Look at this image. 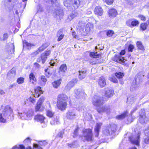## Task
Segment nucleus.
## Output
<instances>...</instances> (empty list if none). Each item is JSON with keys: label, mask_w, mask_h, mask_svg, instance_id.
Here are the masks:
<instances>
[{"label": "nucleus", "mask_w": 149, "mask_h": 149, "mask_svg": "<svg viewBox=\"0 0 149 149\" xmlns=\"http://www.w3.org/2000/svg\"><path fill=\"white\" fill-rule=\"evenodd\" d=\"M64 133V131H61L60 132H59V133H58V136L59 137L62 138L63 137V136Z\"/></svg>", "instance_id": "obj_56"}, {"label": "nucleus", "mask_w": 149, "mask_h": 149, "mask_svg": "<svg viewBox=\"0 0 149 149\" xmlns=\"http://www.w3.org/2000/svg\"><path fill=\"white\" fill-rule=\"evenodd\" d=\"M117 14V12L115 9L112 8L109 10V15L111 17H114L116 16Z\"/></svg>", "instance_id": "obj_26"}, {"label": "nucleus", "mask_w": 149, "mask_h": 149, "mask_svg": "<svg viewBox=\"0 0 149 149\" xmlns=\"http://www.w3.org/2000/svg\"><path fill=\"white\" fill-rule=\"evenodd\" d=\"M105 1L108 5H111L113 3L114 0H105Z\"/></svg>", "instance_id": "obj_59"}, {"label": "nucleus", "mask_w": 149, "mask_h": 149, "mask_svg": "<svg viewBox=\"0 0 149 149\" xmlns=\"http://www.w3.org/2000/svg\"><path fill=\"white\" fill-rule=\"evenodd\" d=\"M76 116V113L74 109H70L67 113L66 117L70 119L74 118Z\"/></svg>", "instance_id": "obj_16"}, {"label": "nucleus", "mask_w": 149, "mask_h": 149, "mask_svg": "<svg viewBox=\"0 0 149 149\" xmlns=\"http://www.w3.org/2000/svg\"><path fill=\"white\" fill-rule=\"evenodd\" d=\"M73 6L74 9H77L79 6L80 4V1L79 0H74L73 1Z\"/></svg>", "instance_id": "obj_36"}, {"label": "nucleus", "mask_w": 149, "mask_h": 149, "mask_svg": "<svg viewBox=\"0 0 149 149\" xmlns=\"http://www.w3.org/2000/svg\"><path fill=\"white\" fill-rule=\"evenodd\" d=\"M83 132V135L86 141H90L92 140L93 135L91 130L89 129H84Z\"/></svg>", "instance_id": "obj_9"}, {"label": "nucleus", "mask_w": 149, "mask_h": 149, "mask_svg": "<svg viewBox=\"0 0 149 149\" xmlns=\"http://www.w3.org/2000/svg\"><path fill=\"white\" fill-rule=\"evenodd\" d=\"M144 133L147 136L144 139V143L146 144H149V126L144 130Z\"/></svg>", "instance_id": "obj_19"}, {"label": "nucleus", "mask_w": 149, "mask_h": 149, "mask_svg": "<svg viewBox=\"0 0 149 149\" xmlns=\"http://www.w3.org/2000/svg\"><path fill=\"white\" fill-rule=\"evenodd\" d=\"M114 91L111 88H107L105 89V98L102 99L99 96L95 95L93 98V104L95 106L97 107V111L101 113L103 112H106L108 110L107 107L101 106L103 101L107 100L109 98L112 96L114 94Z\"/></svg>", "instance_id": "obj_1"}, {"label": "nucleus", "mask_w": 149, "mask_h": 149, "mask_svg": "<svg viewBox=\"0 0 149 149\" xmlns=\"http://www.w3.org/2000/svg\"><path fill=\"white\" fill-rule=\"evenodd\" d=\"M141 135V132L138 131L134 136V138L132 139L131 138V143L137 146L139 145L140 136Z\"/></svg>", "instance_id": "obj_12"}, {"label": "nucleus", "mask_w": 149, "mask_h": 149, "mask_svg": "<svg viewBox=\"0 0 149 149\" xmlns=\"http://www.w3.org/2000/svg\"><path fill=\"white\" fill-rule=\"evenodd\" d=\"M46 113L47 116L50 118L52 117L54 114V112L49 110H48L47 111Z\"/></svg>", "instance_id": "obj_41"}, {"label": "nucleus", "mask_w": 149, "mask_h": 149, "mask_svg": "<svg viewBox=\"0 0 149 149\" xmlns=\"http://www.w3.org/2000/svg\"><path fill=\"white\" fill-rule=\"evenodd\" d=\"M147 26L146 23H142L140 25V28L142 30L144 31L146 29Z\"/></svg>", "instance_id": "obj_46"}, {"label": "nucleus", "mask_w": 149, "mask_h": 149, "mask_svg": "<svg viewBox=\"0 0 149 149\" xmlns=\"http://www.w3.org/2000/svg\"><path fill=\"white\" fill-rule=\"evenodd\" d=\"M13 114L12 109L8 106L5 107L2 113H0V122L6 123L7 119H13Z\"/></svg>", "instance_id": "obj_3"}, {"label": "nucleus", "mask_w": 149, "mask_h": 149, "mask_svg": "<svg viewBox=\"0 0 149 149\" xmlns=\"http://www.w3.org/2000/svg\"><path fill=\"white\" fill-rule=\"evenodd\" d=\"M136 45L138 48L141 50H144V48L143 45H142L141 42L140 41H138L136 43Z\"/></svg>", "instance_id": "obj_39"}, {"label": "nucleus", "mask_w": 149, "mask_h": 149, "mask_svg": "<svg viewBox=\"0 0 149 149\" xmlns=\"http://www.w3.org/2000/svg\"><path fill=\"white\" fill-rule=\"evenodd\" d=\"M69 1H68L67 0L63 2V3L64 6L66 7H67L68 8V9H70V8H69L70 7V4L68 3V2H69Z\"/></svg>", "instance_id": "obj_53"}, {"label": "nucleus", "mask_w": 149, "mask_h": 149, "mask_svg": "<svg viewBox=\"0 0 149 149\" xmlns=\"http://www.w3.org/2000/svg\"><path fill=\"white\" fill-rule=\"evenodd\" d=\"M138 17L142 20L144 21L146 20V17L142 15H139Z\"/></svg>", "instance_id": "obj_63"}, {"label": "nucleus", "mask_w": 149, "mask_h": 149, "mask_svg": "<svg viewBox=\"0 0 149 149\" xmlns=\"http://www.w3.org/2000/svg\"><path fill=\"white\" fill-rule=\"evenodd\" d=\"M110 80L114 83H116L118 82L117 79L114 77L110 78Z\"/></svg>", "instance_id": "obj_62"}, {"label": "nucleus", "mask_w": 149, "mask_h": 149, "mask_svg": "<svg viewBox=\"0 0 149 149\" xmlns=\"http://www.w3.org/2000/svg\"><path fill=\"white\" fill-rule=\"evenodd\" d=\"M49 45V44L47 43L43 44L38 48V49L37 51L35 52V55L38 54L39 52H42Z\"/></svg>", "instance_id": "obj_24"}, {"label": "nucleus", "mask_w": 149, "mask_h": 149, "mask_svg": "<svg viewBox=\"0 0 149 149\" xmlns=\"http://www.w3.org/2000/svg\"><path fill=\"white\" fill-rule=\"evenodd\" d=\"M41 80L44 82H46L47 81L45 77L43 75L41 76Z\"/></svg>", "instance_id": "obj_64"}, {"label": "nucleus", "mask_w": 149, "mask_h": 149, "mask_svg": "<svg viewBox=\"0 0 149 149\" xmlns=\"http://www.w3.org/2000/svg\"><path fill=\"white\" fill-rule=\"evenodd\" d=\"M37 13H39L40 12H42L43 11V8L42 7L41 5H39L37 7Z\"/></svg>", "instance_id": "obj_49"}, {"label": "nucleus", "mask_w": 149, "mask_h": 149, "mask_svg": "<svg viewBox=\"0 0 149 149\" xmlns=\"http://www.w3.org/2000/svg\"><path fill=\"white\" fill-rule=\"evenodd\" d=\"M77 82V79H73L67 84L66 87V89L68 90H70Z\"/></svg>", "instance_id": "obj_17"}, {"label": "nucleus", "mask_w": 149, "mask_h": 149, "mask_svg": "<svg viewBox=\"0 0 149 149\" xmlns=\"http://www.w3.org/2000/svg\"><path fill=\"white\" fill-rule=\"evenodd\" d=\"M87 72V70L86 68H83L79 70V78L81 80L84 78L86 75Z\"/></svg>", "instance_id": "obj_14"}, {"label": "nucleus", "mask_w": 149, "mask_h": 149, "mask_svg": "<svg viewBox=\"0 0 149 149\" xmlns=\"http://www.w3.org/2000/svg\"><path fill=\"white\" fill-rule=\"evenodd\" d=\"M39 144L42 146H45L47 144V143L45 141H39Z\"/></svg>", "instance_id": "obj_55"}, {"label": "nucleus", "mask_w": 149, "mask_h": 149, "mask_svg": "<svg viewBox=\"0 0 149 149\" xmlns=\"http://www.w3.org/2000/svg\"><path fill=\"white\" fill-rule=\"evenodd\" d=\"M47 3L52 4L53 6L47 7V11L48 13H55V17L61 20L64 15L63 11L60 9L59 4L57 0H46Z\"/></svg>", "instance_id": "obj_2"}, {"label": "nucleus", "mask_w": 149, "mask_h": 149, "mask_svg": "<svg viewBox=\"0 0 149 149\" xmlns=\"http://www.w3.org/2000/svg\"><path fill=\"white\" fill-rule=\"evenodd\" d=\"M117 125L115 124L110 125L105 127L103 129L102 133L105 135L108 136L114 133L116 131Z\"/></svg>", "instance_id": "obj_5"}, {"label": "nucleus", "mask_w": 149, "mask_h": 149, "mask_svg": "<svg viewBox=\"0 0 149 149\" xmlns=\"http://www.w3.org/2000/svg\"><path fill=\"white\" fill-rule=\"evenodd\" d=\"M86 24L84 19H82L79 21L78 23L77 28L78 30L81 33H84V35H86L88 34L91 29L93 27V24L88 22L86 25L85 28V25Z\"/></svg>", "instance_id": "obj_4"}, {"label": "nucleus", "mask_w": 149, "mask_h": 149, "mask_svg": "<svg viewBox=\"0 0 149 149\" xmlns=\"http://www.w3.org/2000/svg\"><path fill=\"white\" fill-rule=\"evenodd\" d=\"M57 36L58 38L57 41H60L63 38L64 35L63 34V30L60 29L57 32Z\"/></svg>", "instance_id": "obj_28"}, {"label": "nucleus", "mask_w": 149, "mask_h": 149, "mask_svg": "<svg viewBox=\"0 0 149 149\" xmlns=\"http://www.w3.org/2000/svg\"><path fill=\"white\" fill-rule=\"evenodd\" d=\"M31 141L30 139L28 137L24 141V143H27V144H29Z\"/></svg>", "instance_id": "obj_60"}, {"label": "nucleus", "mask_w": 149, "mask_h": 149, "mask_svg": "<svg viewBox=\"0 0 149 149\" xmlns=\"http://www.w3.org/2000/svg\"><path fill=\"white\" fill-rule=\"evenodd\" d=\"M75 97L78 99L84 100L86 96V94L84 91L81 89H75L74 90Z\"/></svg>", "instance_id": "obj_7"}, {"label": "nucleus", "mask_w": 149, "mask_h": 149, "mask_svg": "<svg viewBox=\"0 0 149 149\" xmlns=\"http://www.w3.org/2000/svg\"><path fill=\"white\" fill-rule=\"evenodd\" d=\"M99 85L101 88L104 87L106 84V80L105 78L102 76L100 77L98 81Z\"/></svg>", "instance_id": "obj_25"}, {"label": "nucleus", "mask_w": 149, "mask_h": 149, "mask_svg": "<svg viewBox=\"0 0 149 149\" xmlns=\"http://www.w3.org/2000/svg\"><path fill=\"white\" fill-rule=\"evenodd\" d=\"M23 47H26L28 49H29L32 46V44L28 42L25 40L23 41Z\"/></svg>", "instance_id": "obj_38"}, {"label": "nucleus", "mask_w": 149, "mask_h": 149, "mask_svg": "<svg viewBox=\"0 0 149 149\" xmlns=\"http://www.w3.org/2000/svg\"><path fill=\"white\" fill-rule=\"evenodd\" d=\"M88 116L86 115V116L85 117V119L87 120H91V119L92 118L91 114L88 113Z\"/></svg>", "instance_id": "obj_58"}, {"label": "nucleus", "mask_w": 149, "mask_h": 149, "mask_svg": "<svg viewBox=\"0 0 149 149\" xmlns=\"http://www.w3.org/2000/svg\"><path fill=\"white\" fill-rule=\"evenodd\" d=\"M10 47V52L9 53V55L10 56H13V54H14V45L13 43H11L9 45Z\"/></svg>", "instance_id": "obj_35"}, {"label": "nucleus", "mask_w": 149, "mask_h": 149, "mask_svg": "<svg viewBox=\"0 0 149 149\" xmlns=\"http://www.w3.org/2000/svg\"><path fill=\"white\" fill-rule=\"evenodd\" d=\"M44 100V97H41L39 99L36 107L35 110L36 111H40V108Z\"/></svg>", "instance_id": "obj_20"}, {"label": "nucleus", "mask_w": 149, "mask_h": 149, "mask_svg": "<svg viewBox=\"0 0 149 149\" xmlns=\"http://www.w3.org/2000/svg\"><path fill=\"white\" fill-rule=\"evenodd\" d=\"M95 14L98 16H101L103 14V10L102 8L100 6L96 7L94 9Z\"/></svg>", "instance_id": "obj_23"}, {"label": "nucleus", "mask_w": 149, "mask_h": 149, "mask_svg": "<svg viewBox=\"0 0 149 149\" xmlns=\"http://www.w3.org/2000/svg\"><path fill=\"white\" fill-rule=\"evenodd\" d=\"M48 69L47 68L45 70V74L48 77H49L51 75V73L48 71Z\"/></svg>", "instance_id": "obj_52"}, {"label": "nucleus", "mask_w": 149, "mask_h": 149, "mask_svg": "<svg viewBox=\"0 0 149 149\" xmlns=\"http://www.w3.org/2000/svg\"><path fill=\"white\" fill-rule=\"evenodd\" d=\"M67 69V67L65 64H63L62 65L60 68V70L59 72L60 73L61 72H65Z\"/></svg>", "instance_id": "obj_34"}, {"label": "nucleus", "mask_w": 149, "mask_h": 149, "mask_svg": "<svg viewBox=\"0 0 149 149\" xmlns=\"http://www.w3.org/2000/svg\"><path fill=\"white\" fill-rule=\"evenodd\" d=\"M61 79H59L58 80L55 81L52 83V85L54 87L57 88L61 84Z\"/></svg>", "instance_id": "obj_33"}, {"label": "nucleus", "mask_w": 149, "mask_h": 149, "mask_svg": "<svg viewBox=\"0 0 149 149\" xmlns=\"http://www.w3.org/2000/svg\"><path fill=\"white\" fill-rule=\"evenodd\" d=\"M102 125V123H96V125L94 129L95 136H98L100 132V130Z\"/></svg>", "instance_id": "obj_21"}, {"label": "nucleus", "mask_w": 149, "mask_h": 149, "mask_svg": "<svg viewBox=\"0 0 149 149\" xmlns=\"http://www.w3.org/2000/svg\"><path fill=\"white\" fill-rule=\"evenodd\" d=\"M139 24V22L137 20H134L131 22V26H137Z\"/></svg>", "instance_id": "obj_50"}, {"label": "nucleus", "mask_w": 149, "mask_h": 149, "mask_svg": "<svg viewBox=\"0 0 149 149\" xmlns=\"http://www.w3.org/2000/svg\"><path fill=\"white\" fill-rule=\"evenodd\" d=\"M67 105L66 102L58 101L57 106L59 109L61 110L65 109Z\"/></svg>", "instance_id": "obj_18"}, {"label": "nucleus", "mask_w": 149, "mask_h": 149, "mask_svg": "<svg viewBox=\"0 0 149 149\" xmlns=\"http://www.w3.org/2000/svg\"><path fill=\"white\" fill-rule=\"evenodd\" d=\"M34 119L38 122H40L41 123L44 122V117L41 115L38 114L36 116L34 117Z\"/></svg>", "instance_id": "obj_27"}, {"label": "nucleus", "mask_w": 149, "mask_h": 149, "mask_svg": "<svg viewBox=\"0 0 149 149\" xmlns=\"http://www.w3.org/2000/svg\"><path fill=\"white\" fill-rule=\"evenodd\" d=\"M125 50H122L118 55L115 56L113 58V60L118 63H121L124 61L125 58L122 56L125 55Z\"/></svg>", "instance_id": "obj_11"}, {"label": "nucleus", "mask_w": 149, "mask_h": 149, "mask_svg": "<svg viewBox=\"0 0 149 149\" xmlns=\"http://www.w3.org/2000/svg\"><path fill=\"white\" fill-rule=\"evenodd\" d=\"M24 78L23 77H20L17 78V82L18 84H22L24 83Z\"/></svg>", "instance_id": "obj_43"}, {"label": "nucleus", "mask_w": 149, "mask_h": 149, "mask_svg": "<svg viewBox=\"0 0 149 149\" xmlns=\"http://www.w3.org/2000/svg\"><path fill=\"white\" fill-rule=\"evenodd\" d=\"M128 112L127 111H125L120 115L116 116V118L118 120H121L124 118L127 115Z\"/></svg>", "instance_id": "obj_29"}, {"label": "nucleus", "mask_w": 149, "mask_h": 149, "mask_svg": "<svg viewBox=\"0 0 149 149\" xmlns=\"http://www.w3.org/2000/svg\"><path fill=\"white\" fill-rule=\"evenodd\" d=\"M34 67L36 69H38L40 67V65L37 63H34Z\"/></svg>", "instance_id": "obj_61"}, {"label": "nucleus", "mask_w": 149, "mask_h": 149, "mask_svg": "<svg viewBox=\"0 0 149 149\" xmlns=\"http://www.w3.org/2000/svg\"><path fill=\"white\" fill-rule=\"evenodd\" d=\"M74 107L76 108L79 111H82L84 109V108L83 105L81 104H80L78 106L77 105L76 107Z\"/></svg>", "instance_id": "obj_45"}, {"label": "nucleus", "mask_w": 149, "mask_h": 149, "mask_svg": "<svg viewBox=\"0 0 149 149\" xmlns=\"http://www.w3.org/2000/svg\"><path fill=\"white\" fill-rule=\"evenodd\" d=\"M144 75L142 72H140L138 73L135 77V83L136 84L133 86L132 85V87H134L135 89L137 88L139 86V84L142 80V79Z\"/></svg>", "instance_id": "obj_8"}, {"label": "nucleus", "mask_w": 149, "mask_h": 149, "mask_svg": "<svg viewBox=\"0 0 149 149\" xmlns=\"http://www.w3.org/2000/svg\"><path fill=\"white\" fill-rule=\"evenodd\" d=\"M114 34V32L112 30H109L107 32V35L109 37L111 36Z\"/></svg>", "instance_id": "obj_51"}, {"label": "nucleus", "mask_w": 149, "mask_h": 149, "mask_svg": "<svg viewBox=\"0 0 149 149\" xmlns=\"http://www.w3.org/2000/svg\"><path fill=\"white\" fill-rule=\"evenodd\" d=\"M33 113V111L32 110H29L26 113H21V117L22 119L30 120L32 118Z\"/></svg>", "instance_id": "obj_13"}, {"label": "nucleus", "mask_w": 149, "mask_h": 149, "mask_svg": "<svg viewBox=\"0 0 149 149\" xmlns=\"http://www.w3.org/2000/svg\"><path fill=\"white\" fill-rule=\"evenodd\" d=\"M77 13L75 11L72 12L70 13L69 15L68 16V18L70 20H72L74 17L77 16Z\"/></svg>", "instance_id": "obj_37"}, {"label": "nucleus", "mask_w": 149, "mask_h": 149, "mask_svg": "<svg viewBox=\"0 0 149 149\" xmlns=\"http://www.w3.org/2000/svg\"><path fill=\"white\" fill-rule=\"evenodd\" d=\"M68 99L67 96L64 94H61L58 96V101L60 102H66Z\"/></svg>", "instance_id": "obj_22"}, {"label": "nucleus", "mask_w": 149, "mask_h": 149, "mask_svg": "<svg viewBox=\"0 0 149 149\" xmlns=\"http://www.w3.org/2000/svg\"><path fill=\"white\" fill-rule=\"evenodd\" d=\"M124 140L130 142V132H127L124 135Z\"/></svg>", "instance_id": "obj_42"}, {"label": "nucleus", "mask_w": 149, "mask_h": 149, "mask_svg": "<svg viewBox=\"0 0 149 149\" xmlns=\"http://www.w3.org/2000/svg\"><path fill=\"white\" fill-rule=\"evenodd\" d=\"M86 53L87 54H89L90 57H93V58L89 60V63L91 64L94 65L98 63L97 60L96 58L99 57V54H97V52H90L89 51H88L86 52Z\"/></svg>", "instance_id": "obj_6"}, {"label": "nucleus", "mask_w": 149, "mask_h": 149, "mask_svg": "<svg viewBox=\"0 0 149 149\" xmlns=\"http://www.w3.org/2000/svg\"><path fill=\"white\" fill-rule=\"evenodd\" d=\"M52 125L58 124L59 123V118L57 116H54L51 121Z\"/></svg>", "instance_id": "obj_31"}, {"label": "nucleus", "mask_w": 149, "mask_h": 149, "mask_svg": "<svg viewBox=\"0 0 149 149\" xmlns=\"http://www.w3.org/2000/svg\"><path fill=\"white\" fill-rule=\"evenodd\" d=\"M37 95H36L34 96H32L30 97L29 98V100L32 103H34L35 102V98H37Z\"/></svg>", "instance_id": "obj_47"}, {"label": "nucleus", "mask_w": 149, "mask_h": 149, "mask_svg": "<svg viewBox=\"0 0 149 149\" xmlns=\"http://www.w3.org/2000/svg\"><path fill=\"white\" fill-rule=\"evenodd\" d=\"M35 93L36 94V95H37V97H39L41 94L43 93V92L41 89V87L39 86H37L35 89Z\"/></svg>", "instance_id": "obj_30"}, {"label": "nucleus", "mask_w": 149, "mask_h": 149, "mask_svg": "<svg viewBox=\"0 0 149 149\" xmlns=\"http://www.w3.org/2000/svg\"><path fill=\"white\" fill-rule=\"evenodd\" d=\"M59 62V60L54 59L51 60L49 62V64L51 66H54L56 65L57 63Z\"/></svg>", "instance_id": "obj_40"}, {"label": "nucleus", "mask_w": 149, "mask_h": 149, "mask_svg": "<svg viewBox=\"0 0 149 149\" xmlns=\"http://www.w3.org/2000/svg\"><path fill=\"white\" fill-rule=\"evenodd\" d=\"M51 51L50 50H49L41 54V59L42 60V63L43 64L45 63L47 58V56L49 55Z\"/></svg>", "instance_id": "obj_15"}, {"label": "nucleus", "mask_w": 149, "mask_h": 149, "mask_svg": "<svg viewBox=\"0 0 149 149\" xmlns=\"http://www.w3.org/2000/svg\"><path fill=\"white\" fill-rule=\"evenodd\" d=\"M115 75L117 78H120L123 77L124 75L123 73L119 72H116L115 73Z\"/></svg>", "instance_id": "obj_48"}, {"label": "nucleus", "mask_w": 149, "mask_h": 149, "mask_svg": "<svg viewBox=\"0 0 149 149\" xmlns=\"http://www.w3.org/2000/svg\"><path fill=\"white\" fill-rule=\"evenodd\" d=\"M30 81L33 84H35L36 82V79L33 73H31L29 75Z\"/></svg>", "instance_id": "obj_32"}, {"label": "nucleus", "mask_w": 149, "mask_h": 149, "mask_svg": "<svg viewBox=\"0 0 149 149\" xmlns=\"http://www.w3.org/2000/svg\"><path fill=\"white\" fill-rule=\"evenodd\" d=\"M25 147L22 145H16L14 146L12 149H25Z\"/></svg>", "instance_id": "obj_44"}, {"label": "nucleus", "mask_w": 149, "mask_h": 149, "mask_svg": "<svg viewBox=\"0 0 149 149\" xmlns=\"http://www.w3.org/2000/svg\"><path fill=\"white\" fill-rule=\"evenodd\" d=\"M140 117L139 121L140 123L144 124L147 123L149 120V118L147 117L145 114V111L141 110L139 112Z\"/></svg>", "instance_id": "obj_10"}, {"label": "nucleus", "mask_w": 149, "mask_h": 149, "mask_svg": "<svg viewBox=\"0 0 149 149\" xmlns=\"http://www.w3.org/2000/svg\"><path fill=\"white\" fill-rule=\"evenodd\" d=\"M33 149H42L41 147H40L38 144H33Z\"/></svg>", "instance_id": "obj_54"}, {"label": "nucleus", "mask_w": 149, "mask_h": 149, "mask_svg": "<svg viewBox=\"0 0 149 149\" xmlns=\"http://www.w3.org/2000/svg\"><path fill=\"white\" fill-rule=\"evenodd\" d=\"M11 1L12 0H4V5L6 7L8 5L9 3L11 2Z\"/></svg>", "instance_id": "obj_57"}]
</instances>
